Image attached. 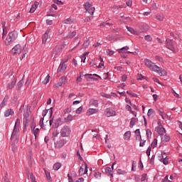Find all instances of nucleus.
<instances>
[{
    "instance_id": "nucleus-3",
    "label": "nucleus",
    "mask_w": 182,
    "mask_h": 182,
    "mask_svg": "<svg viewBox=\"0 0 182 182\" xmlns=\"http://www.w3.org/2000/svg\"><path fill=\"white\" fill-rule=\"evenodd\" d=\"M14 139H19V128L14 127L10 140H14Z\"/></svg>"
},
{
    "instance_id": "nucleus-48",
    "label": "nucleus",
    "mask_w": 182,
    "mask_h": 182,
    "mask_svg": "<svg viewBox=\"0 0 182 182\" xmlns=\"http://www.w3.org/2000/svg\"><path fill=\"white\" fill-rule=\"evenodd\" d=\"M172 93L175 97H177V99H181V97H180V95L177 94L174 90H172Z\"/></svg>"
},
{
    "instance_id": "nucleus-37",
    "label": "nucleus",
    "mask_w": 182,
    "mask_h": 182,
    "mask_svg": "<svg viewBox=\"0 0 182 182\" xmlns=\"http://www.w3.org/2000/svg\"><path fill=\"white\" fill-rule=\"evenodd\" d=\"M120 16L127 22H130L132 21V18L130 17H126L124 15H122V14H120Z\"/></svg>"
},
{
    "instance_id": "nucleus-63",
    "label": "nucleus",
    "mask_w": 182,
    "mask_h": 182,
    "mask_svg": "<svg viewBox=\"0 0 182 182\" xmlns=\"http://www.w3.org/2000/svg\"><path fill=\"white\" fill-rule=\"evenodd\" d=\"M36 124H35L34 122H32L31 124V132H33V130H35V126H36Z\"/></svg>"
},
{
    "instance_id": "nucleus-4",
    "label": "nucleus",
    "mask_w": 182,
    "mask_h": 182,
    "mask_svg": "<svg viewBox=\"0 0 182 182\" xmlns=\"http://www.w3.org/2000/svg\"><path fill=\"white\" fill-rule=\"evenodd\" d=\"M11 52L13 55H20L22 52V47L21 45H16L12 48Z\"/></svg>"
},
{
    "instance_id": "nucleus-46",
    "label": "nucleus",
    "mask_w": 182,
    "mask_h": 182,
    "mask_svg": "<svg viewBox=\"0 0 182 182\" xmlns=\"http://www.w3.org/2000/svg\"><path fill=\"white\" fill-rule=\"evenodd\" d=\"M86 80H87V82H90V80H99L98 78L93 77H87Z\"/></svg>"
},
{
    "instance_id": "nucleus-60",
    "label": "nucleus",
    "mask_w": 182,
    "mask_h": 182,
    "mask_svg": "<svg viewBox=\"0 0 182 182\" xmlns=\"http://www.w3.org/2000/svg\"><path fill=\"white\" fill-rule=\"evenodd\" d=\"M43 120H45V117H43L42 118H41L40 122H39L41 127H43Z\"/></svg>"
},
{
    "instance_id": "nucleus-45",
    "label": "nucleus",
    "mask_w": 182,
    "mask_h": 182,
    "mask_svg": "<svg viewBox=\"0 0 182 182\" xmlns=\"http://www.w3.org/2000/svg\"><path fill=\"white\" fill-rule=\"evenodd\" d=\"M135 134H136V141H137V137H140V129H137L135 130Z\"/></svg>"
},
{
    "instance_id": "nucleus-5",
    "label": "nucleus",
    "mask_w": 182,
    "mask_h": 182,
    "mask_svg": "<svg viewBox=\"0 0 182 182\" xmlns=\"http://www.w3.org/2000/svg\"><path fill=\"white\" fill-rule=\"evenodd\" d=\"M166 48L169 49V50H171L172 52H174L176 49L174 48V45L173 44V40L167 38L166 40Z\"/></svg>"
},
{
    "instance_id": "nucleus-51",
    "label": "nucleus",
    "mask_w": 182,
    "mask_h": 182,
    "mask_svg": "<svg viewBox=\"0 0 182 182\" xmlns=\"http://www.w3.org/2000/svg\"><path fill=\"white\" fill-rule=\"evenodd\" d=\"M95 178H100L102 177V173L95 172Z\"/></svg>"
},
{
    "instance_id": "nucleus-64",
    "label": "nucleus",
    "mask_w": 182,
    "mask_h": 182,
    "mask_svg": "<svg viewBox=\"0 0 182 182\" xmlns=\"http://www.w3.org/2000/svg\"><path fill=\"white\" fill-rule=\"evenodd\" d=\"M164 140L165 141H170V136L165 134L164 135Z\"/></svg>"
},
{
    "instance_id": "nucleus-27",
    "label": "nucleus",
    "mask_w": 182,
    "mask_h": 182,
    "mask_svg": "<svg viewBox=\"0 0 182 182\" xmlns=\"http://www.w3.org/2000/svg\"><path fill=\"white\" fill-rule=\"evenodd\" d=\"M50 80V75L48 74L45 80L43 81V85H48L49 83V81Z\"/></svg>"
},
{
    "instance_id": "nucleus-40",
    "label": "nucleus",
    "mask_w": 182,
    "mask_h": 182,
    "mask_svg": "<svg viewBox=\"0 0 182 182\" xmlns=\"http://www.w3.org/2000/svg\"><path fill=\"white\" fill-rule=\"evenodd\" d=\"M154 113V109H149L148 110L147 116L148 117H150L151 116H153V114Z\"/></svg>"
},
{
    "instance_id": "nucleus-9",
    "label": "nucleus",
    "mask_w": 182,
    "mask_h": 182,
    "mask_svg": "<svg viewBox=\"0 0 182 182\" xmlns=\"http://www.w3.org/2000/svg\"><path fill=\"white\" fill-rule=\"evenodd\" d=\"M156 130L160 136H163V134H164V133H166V129H164V127H163V125H159V127H157L156 128Z\"/></svg>"
},
{
    "instance_id": "nucleus-17",
    "label": "nucleus",
    "mask_w": 182,
    "mask_h": 182,
    "mask_svg": "<svg viewBox=\"0 0 182 182\" xmlns=\"http://www.w3.org/2000/svg\"><path fill=\"white\" fill-rule=\"evenodd\" d=\"M7 36L9 37L11 41H14L16 40V38H18V33H16L15 31H13L9 33Z\"/></svg>"
},
{
    "instance_id": "nucleus-13",
    "label": "nucleus",
    "mask_w": 182,
    "mask_h": 182,
    "mask_svg": "<svg viewBox=\"0 0 182 182\" xmlns=\"http://www.w3.org/2000/svg\"><path fill=\"white\" fill-rule=\"evenodd\" d=\"M62 52V46H57L53 50L52 53H55V55H59Z\"/></svg>"
},
{
    "instance_id": "nucleus-36",
    "label": "nucleus",
    "mask_w": 182,
    "mask_h": 182,
    "mask_svg": "<svg viewBox=\"0 0 182 182\" xmlns=\"http://www.w3.org/2000/svg\"><path fill=\"white\" fill-rule=\"evenodd\" d=\"M72 120H73V117L72 116V114H69L68 116V117L65 118V121L68 123V122H72Z\"/></svg>"
},
{
    "instance_id": "nucleus-62",
    "label": "nucleus",
    "mask_w": 182,
    "mask_h": 182,
    "mask_svg": "<svg viewBox=\"0 0 182 182\" xmlns=\"http://www.w3.org/2000/svg\"><path fill=\"white\" fill-rule=\"evenodd\" d=\"M144 76H143V75H141V74H138L136 79H137L138 80H141L142 79H144Z\"/></svg>"
},
{
    "instance_id": "nucleus-29",
    "label": "nucleus",
    "mask_w": 182,
    "mask_h": 182,
    "mask_svg": "<svg viewBox=\"0 0 182 182\" xmlns=\"http://www.w3.org/2000/svg\"><path fill=\"white\" fill-rule=\"evenodd\" d=\"M12 42H14L13 40H11V38L7 36V38H6V41H5V44L6 45V46H9V45H11Z\"/></svg>"
},
{
    "instance_id": "nucleus-28",
    "label": "nucleus",
    "mask_w": 182,
    "mask_h": 182,
    "mask_svg": "<svg viewBox=\"0 0 182 182\" xmlns=\"http://www.w3.org/2000/svg\"><path fill=\"white\" fill-rule=\"evenodd\" d=\"M23 125H24L23 132H25V130H26V127L29 126V119H23Z\"/></svg>"
},
{
    "instance_id": "nucleus-25",
    "label": "nucleus",
    "mask_w": 182,
    "mask_h": 182,
    "mask_svg": "<svg viewBox=\"0 0 182 182\" xmlns=\"http://www.w3.org/2000/svg\"><path fill=\"white\" fill-rule=\"evenodd\" d=\"M126 50H129V46H125L118 50L119 53H127Z\"/></svg>"
},
{
    "instance_id": "nucleus-26",
    "label": "nucleus",
    "mask_w": 182,
    "mask_h": 182,
    "mask_svg": "<svg viewBox=\"0 0 182 182\" xmlns=\"http://www.w3.org/2000/svg\"><path fill=\"white\" fill-rule=\"evenodd\" d=\"M87 113H88V116H90V114L97 113V109H93V108H90Z\"/></svg>"
},
{
    "instance_id": "nucleus-7",
    "label": "nucleus",
    "mask_w": 182,
    "mask_h": 182,
    "mask_svg": "<svg viewBox=\"0 0 182 182\" xmlns=\"http://www.w3.org/2000/svg\"><path fill=\"white\" fill-rule=\"evenodd\" d=\"M66 144V140L60 139L59 141L55 142L54 146L55 149H62Z\"/></svg>"
},
{
    "instance_id": "nucleus-33",
    "label": "nucleus",
    "mask_w": 182,
    "mask_h": 182,
    "mask_svg": "<svg viewBox=\"0 0 182 182\" xmlns=\"http://www.w3.org/2000/svg\"><path fill=\"white\" fill-rule=\"evenodd\" d=\"M21 124V119L19 118L16 119L15 125H14V128L16 129H19V125Z\"/></svg>"
},
{
    "instance_id": "nucleus-54",
    "label": "nucleus",
    "mask_w": 182,
    "mask_h": 182,
    "mask_svg": "<svg viewBox=\"0 0 182 182\" xmlns=\"http://www.w3.org/2000/svg\"><path fill=\"white\" fill-rule=\"evenodd\" d=\"M75 36H76V32L75 31H73L68 36V38L70 39H72V38H75Z\"/></svg>"
},
{
    "instance_id": "nucleus-31",
    "label": "nucleus",
    "mask_w": 182,
    "mask_h": 182,
    "mask_svg": "<svg viewBox=\"0 0 182 182\" xmlns=\"http://www.w3.org/2000/svg\"><path fill=\"white\" fill-rule=\"evenodd\" d=\"M95 7H91V8L85 10V12H88V14L93 15V14H95Z\"/></svg>"
},
{
    "instance_id": "nucleus-53",
    "label": "nucleus",
    "mask_w": 182,
    "mask_h": 182,
    "mask_svg": "<svg viewBox=\"0 0 182 182\" xmlns=\"http://www.w3.org/2000/svg\"><path fill=\"white\" fill-rule=\"evenodd\" d=\"M90 65L92 66L93 68H97V65H96V63H95V60H91L90 62Z\"/></svg>"
},
{
    "instance_id": "nucleus-58",
    "label": "nucleus",
    "mask_w": 182,
    "mask_h": 182,
    "mask_svg": "<svg viewBox=\"0 0 182 182\" xmlns=\"http://www.w3.org/2000/svg\"><path fill=\"white\" fill-rule=\"evenodd\" d=\"M33 132V134H34L35 137L36 138V136H38V133H39V129H38V128H36V129H34Z\"/></svg>"
},
{
    "instance_id": "nucleus-8",
    "label": "nucleus",
    "mask_w": 182,
    "mask_h": 182,
    "mask_svg": "<svg viewBox=\"0 0 182 182\" xmlns=\"http://www.w3.org/2000/svg\"><path fill=\"white\" fill-rule=\"evenodd\" d=\"M105 115L107 117L116 116V111L113 110L112 108H107L105 109Z\"/></svg>"
},
{
    "instance_id": "nucleus-42",
    "label": "nucleus",
    "mask_w": 182,
    "mask_h": 182,
    "mask_svg": "<svg viewBox=\"0 0 182 182\" xmlns=\"http://www.w3.org/2000/svg\"><path fill=\"white\" fill-rule=\"evenodd\" d=\"M23 120H26V119H28V117H29V112H28V109H26V111L24 112L23 113Z\"/></svg>"
},
{
    "instance_id": "nucleus-30",
    "label": "nucleus",
    "mask_w": 182,
    "mask_h": 182,
    "mask_svg": "<svg viewBox=\"0 0 182 182\" xmlns=\"http://www.w3.org/2000/svg\"><path fill=\"white\" fill-rule=\"evenodd\" d=\"M60 167H62V164H60V163H55L53 165V168H54V170H56V171H58V170H59V168H60Z\"/></svg>"
},
{
    "instance_id": "nucleus-43",
    "label": "nucleus",
    "mask_w": 182,
    "mask_h": 182,
    "mask_svg": "<svg viewBox=\"0 0 182 182\" xmlns=\"http://www.w3.org/2000/svg\"><path fill=\"white\" fill-rule=\"evenodd\" d=\"M84 164H85V171H84V173H81V176H84V174H87V168H88V166H87V164L86 162H84Z\"/></svg>"
},
{
    "instance_id": "nucleus-52",
    "label": "nucleus",
    "mask_w": 182,
    "mask_h": 182,
    "mask_svg": "<svg viewBox=\"0 0 182 182\" xmlns=\"http://www.w3.org/2000/svg\"><path fill=\"white\" fill-rule=\"evenodd\" d=\"M63 23L67 24H70L72 23V18H68L66 20H64Z\"/></svg>"
},
{
    "instance_id": "nucleus-41",
    "label": "nucleus",
    "mask_w": 182,
    "mask_h": 182,
    "mask_svg": "<svg viewBox=\"0 0 182 182\" xmlns=\"http://www.w3.org/2000/svg\"><path fill=\"white\" fill-rule=\"evenodd\" d=\"M144 38L147 41V42H151V41H153V38H151V36L150 35L145 36Z\"/></svg>"
},
{
    "instance_id": "nucleus-34",
    "label": "nucleus",
    "mask_w": 182,
    "mask_h": 182,
    "mask_svg": "<svg viewBox=\"0 0 182 182\" xmlns=\"http://www.w3.org/2000/svg\"><path fill=\"white\" fill-rule=\"evenodd\" d=\"M154 18L157 19L158 21H163L164 19V16L163 14H160L158 16H154Z\"/></svg>"
},
{
    "instance_id": "nucleus-57",
    "label": "nucleus",
    "mask_w": 182,
    "mask_h": 182,
    "mask_svg": "<svg viewBox=\"0 0 182 182\" xmlns=\"http://www.w3.org/2000/svg\"><path fill=\"white\" fill-rule=\"evenodd\" d=\"M77 156L79 160H80L81 161H83V157H82V156L80 155V152H79V151H77Z\"/></svg>"
},
{
    "instance_id": "nucleus-35",
    "label": "nucleus",
    "mask_w": 182,
    "mask_h": 182,
    "mask_svg": "<svg viewBox=\"0 0 182 182\" xmlns=\"http://www.w3.org/2000/svg\"><path fill=\"white\" fill-rule=\"evenodd\" d=\"M134 124H136V118H135V117H132V118L131 119V121H130V125H129V127H130L131 128H132L133 126H134Z\"/></svg>"
},
{
    "instance_id": "nucleus-19",
    "label": "nucleus",
    "mask_w": 182,
    "mask_h": 182,
    "mask_svg": "<svg viewBox=\"0 0 182 182\" xmlns=\"http://www.w3.org/2000/svg\"><path fill=\"white\" fill-rule=\"evenodd\" d=\"M38 5H39V2L36 1L31 6L29 12L30 14H33V12H35V11H36V8H38Z\"/></svg>"
},
{
    "instance_id": "nucleus-12",
    "label": "nucleus",
    "mask_w": 182,
    "mask_h": 182,
    "mask_svg": "<svg viewBox=\"0 0 182 182\" xmlns=\"http://www.w3.org/2000/svg\"><path fill=\"white\" fill-rule=\"evenodd\" d=\"M150 29V27L147 24L143 25L141 28L139 30L138 33H144V32H147Z\"/></svg>"
},
{
    "instance_id": "nucleus-10",
    "label": "nucleus",
    "mask_w": 182,
    "mask_h": 182,
    "mask_svg": "<svg viewBox=\"0 0 182 182\" xmlns=\"http://www.w3.org/2000/svg\"><path fill=\"white\" fill-rule=\"evenodd\" d=\"M49 32H50V29H48L46 31V33L42 36V43L45 45L46 43V41H48Z\"/></svg>"
},
{
    "instance_id": "nucleus-21",
    "label": "nucleus",
    "mask_w": 182,
    "mask_h": 182,
    "mask_svg": "<svg viewBox=\"0 0 182 182\" xmlns=\"http://www.w3.org/2000/svg\"><path fill=\"white\" fill-rule=\"evenodd\" d=\"M12 114H14V110H12V109H9L4 112L6 117H9V116H12Z\"/></svg>"
},
{
    "instance_id": "nucleus-39",
    "label": "nucleus",
    "mask_w": 182,
    "mask_h": 182,
    "mask_svg": "<svg viewBox=\"0 0 182 182\" xmlns=\"http://www.w3.org/2000/svg\"><path fill=\"white\" fill-rule=\"evenodd\" d=\"M89 43H90V41L89 40L85 41L82 44V47L85 48V49L87 48V46H89Z\"/></svg>"
},
{
    "instance_id": "nucleus-50",
    "label": "nucleus",
    "mask_w": 182,
    "mask_h": 182,
    "mask_svg": "<svg viewBox=\"0 0 182 182\" xmlns=\"http://www.w3.org/2000/svg\"><path fill=\"white\" fill-rule=\"evenodd\" d=\"M151 9H152L153 11H156V9H158L157 4L156 3H153L151 6Z\"/></svg>"
},
{
    "instance_id": "nucleus-22",
    "label": "nucleus",
    "mask_w": 182,
    "mask_h": 182,
    "mask_svg": "<svg viewBox=\"0 0 182 182\" xmlns=\"http://www.w3.org/2000/svg\"><path fill=\"white\" fill-rule=\"evenodd\" d=\"M127 31H129V32H131L133 35L139 36V31H134V28H133L132 27L127 26Z\"/></svg>"
},
{
    "instance_id": "nucleus-6",
    "label": "nucleus",
    "mask_w": 182,
    "mask_h": 182,
    "mask_svg": "<svg viewBox=\"0 0 182 182\" xmlns=\"http://www.w3.org/2000/svg\"><path fill=\"white\" fill-rule=\"evenodd\" d=\"M63 124V119L62 118H58L55 120L54 124L52 125L53 129H58L59 126H62Z\"/></svg>"
},
{
    "instance_id": "nucleus-23",
    "label": "nucleus",
    "mask_w": 182,
    "mask_h": 182,
    "mask_svg": "<svg viewBox=\"0 0 182 182\" xmlns=\"http://www.w3.org/2000/svg\"><path fill=\"white\" fill-rule=\"evenodd\" d=\"M131 136H132V132H131L130 131H127V132H125L124 134V140H129Z\"/></svg>"
},
{
    "instance_id": "nucleus-47",
    "label": "nucleus",
    "mask_w": 182,
    "mask_h": 182,
    "mask_svg": "<svg viewBox=\"0 0 182 182\" xmlns=\"http://www.w3.org/2000/svg\"><path fill=\"white\" fill-rule=\"evenodd\" d=\"M127 95H129L130 96H132V97H137V94H134V93H132V91L129 90V91H127Z\"/></svg>"
},
{
    "instance_id": "nucleus-49",
    "label": "nucleus",
    "mask_w": 182,
    "mask_h": 182,
    "mask_svg": "<svg viewBox=\"0 0 182 182\" xmlns=\"http://www.w3.org/2000/svg\"><path fill=\"white\" fill-rule=\"evenodd\" d=\"M146 136H147V139H149V137H151V131L149 129H146Z\"/></svg>"
},
{
    "instance_id": "nucleus-38",
    "label": "nucleus",
    "mask_w": 182,
    "mask_h": 182,
    "mask_svg": "<svg viewBox=\"0 0 182 182\" xmlns=\"http://www.w3.org/2000/svg\"><path fill=\"white\" fill-rule=\"evenodd\" d=\"M156 146H157V139L155 138L151 144V147L154 149Z\"/></svg>"
},
{
    "instance_id": "nucleus-14",
    "label": "nucleus",
    "mask_w": 182,
    "mask_h": 182,
    "mask_svg": "<svg viewBox=\"0 0 182 182\" xmlns=\"http://www.w3.org/2000/svg\"><path fill=\"white\" fill-rule=\"evenodd\" d=\"M65 82H66V77L62 76L60 78L59 82L55 85V87H60V86H62Z\"/></svg>"
},
{
    "instance_id": "nucleus-59",
    "label": "nucleus",
    "mask_w": 182,
    "mask_h": 182,
    "mask_svg": "<svg viewBox=\"0 0 182 182\" xmlns=\"http://www.w3.org/2000/svg\"><path fill=\"white\" fill-rule=\"evenodd\" d=\"M54 4H56L57 5H63V2L59 0H54Z\"/></svg>"
},
{
    "instance_id": "nucleus-32",
    "label": "nucleus",
    "mask_w": 182,
    "mask_h": 182,
    "mask_svg": "<svg viewBox=\"0 0 182 182\" xmlns=\"http://www.w3.org/2000/svg\"><path fill=\"white\" fill-rule=\"evenodd\" d=\"M85 11H87V9H90V8H92V4L89 3V2H86L84 5H83Z\"/></svg>"
},
{
    "instance_id": "nucleus-15",
    "label": "nucleus",
    "mask_w": 182,
    "mask_h": 182,
    "mask_svg": "<svg viewBox=\"0 0 182 182\" xmlns=\"http://www.w3.org/2000/svg\"><path fill=\"white\" fill-rule=\"evenodd\" d=\"M66 68H68V65L66 64H65L64 63H61L57 70V72H65V70H66Z\"/></svg>"
},
{
    "instance_id": "nucleus-24",
    "label": "nucleus",
    "mask_w": 182,
    "mask_h": 182,
    "mask_svg": "<svg viewBox=\"0 0 182 182\" xmlns=\"http://www.w3.org/2000/svg\"><path fill=\"white\" fill-rule=\"evenodd\" d=\"M23 86V79L21 80L16 85V90H21V87Z\"/></svg>"
},
{
    "instance_id": "nucleus-1",
    "label": "nucleus",
    "mask_w": 182,
    "mask_h": 182,
    "mask_svg": "<svg viewBox=\"0 0 182 182\" xmlns=\"http://www.w3.org/2000/svg\"><path fill=\"white\" fill-rule=\"evenodd\" d=\"M70 127L68 125L64 126L60 130L62 137H69L70 136Z\"/></svg>"
},
{
    "instance_id": "nucleus-61",
    "label": "nucleus",
    "mask_w": 182,
    "mask_h": 182,
    "mask_svg": "<svg viewBox=\"0 0 182 182\" xmlns=\"http://www.w3.org/2000/svg\"><path fill=\"white\" fill-rule=\"evenodd\" d=\"M11 149H12V151L15 153V151H16V150L18 149V147L16 146V145L11 144Z\"/></svg>"
},
{
    "instance_id": "nucleus-44",
    "label": "nucleus",
    "mask_w": 182,
    "mask_h": 182,
    "mask_svg": "<svg viewBox=\"0 0 182 182\" xmlns=\"http://www.w3.org/2000/svg\"><path fill=\"white\" fill-rule=\"evenodd\" d=\"M117 171L118 174H122V175H124L127 173L126 171H124L123 169H120V168L117 169Z\"/></svg>"
},
{
    "instance_id": "nucleus-16",
    "label": "nucleus",
    "mask_w": 182,
    "mask_h": 182,
    "mask_svg": "<svg viewBox=\"0 0 182 182\" xmlns=\"http://www.w3.org/2000/svg\"><path fill=\"white\" fill-rule=\"evenodd\" d=\"M159 160L161 161V163H163L165 166H167L168 164V161L167 160V156L164 158L163 155L159 156Z\"/></svg>"
},
{
    "instance_id": "nucleus-55",
    "label": "nucleus",
    "mask_w": 182,
    "mask_h": 182,
    "mask_svg": "<svg viewBox=\"0 0 182 182\" xmlns=\"http://www.w3.org/2000/svg\"><path fill=\"white\" fill-rule=\"evenodd\" d=\"M45 174H46V176L47 177V179L48 180H50V173H49V171L46 170L45 171Z\"/></svg>"
},
{
    "instance_id": "nucleus-56",
    "label": "nucleus",
    "mask_w": 182,
    "mask_h": 182,
    "mask_svg": "<svg viewBox=\"0 0 182 182\" xmlns=\"http://www.w3.org/2000/svg\"><path fill=\"white\" fill-rule=\"evenodd\" d=\"M82 110H83V107H80L79 108H77L76 109L77 114H80V113H82Z\"/></svg>"
},
{
    "instance_id": "nucleus-2",
    "label": "nucleus",
    "mask_w": 182,
    "mask_h": 182,
    "mask_svg": "<svg viewBox=\"0 0 182 182\" xmlns=\"http://www.w3.org/2000/svg\"><path fill=\"white\" fill-rule=\"evenodd\" d=\"M144 63L146 66L149 68L151 70H153L154 72H159V70H157V69H159V66H157L156 65H153V63L150 60L145 59Z\"/></svg>"
},
{
    "instance_id": "nucleus-11",
    "label": "nucleus",
    "mask_w": 182,
    "mask_h": 182,
    "mask_svg": "<svg viewBox=\"0 0 182 182\" xmlns=\"http://www.w3.org/2000/svg\"><path fill=\"white\" fill-rule=\"evenodd\" d=\"M16 77H14L11 82H9L7 85V89L11 90L15 87V85H16Z\"/></svg>"
},
{
    "instance_id": "nucleus-18",
    "label": "nucleus",
    "mask_w": 182,
    "mask_h": 182,
    "mask_svg": "<svg viewBox=\"0 0 182 182\" xmlns=\"http://www.w3.org/2000/svg\"><path fill=\"white\" fill-rule=\"evenodd\" d=\"M157 68L158 72L157 73H159L160 76H166L167 75V71L163 68Z\"/></svg>"
},
{
    "instance_id": "nucleus-20",
    "label": "nucleus",
    "mask_w": 182,
    "mask_h": 182,
    "mask_svg": "<svg viewBox=\"0 0 182 182\" xmlns=\"http://www.w3.org/2000/svg\"><path fill=\"white\" fill-rule=\"evenodd\" d=\"M112 168L110 167H106L104 169V173H105V174H107V176H111L112 178H113V174L112 173Z\"/></svg>"
}]
</instances>
